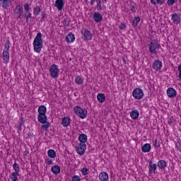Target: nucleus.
Here are the masks:
<instances>
[{
    "label": "nucleus",
    "instance_id": "obj_40",
    "mask_svg": "<svg viewBox=\"0 0 181 181\" xmlns=\"http://www.w3.org/2000/svg\"><path fill=\"white\" fill-rule=\"evenodd\" d=\"M130 11H131L132 12H134V13L136 12V8H135V4H132L130 5Z\"/></svg>",
    "mask_w": 181,
    "mask_h": 181
},
{
    "label": "nucleus",
    "instance_id": "obj_50",
    "mask_svg": "<svg viewBox=\"0 0 181 181\" xmlns=\"http://www.w3.org/2000/svg\"><path fill=\"white\" fill-rule=\"evenodd\" d=\"M100 0H96V2H100Z\"/></svg>",
    "mask_w": 181,
    "mask_h": 181
},
{
    "label": "nucleus",
    "instance_id": "obj_22",
    "mask_svg": "<svg viewBox=\"0 0 181 181\" xmlns=\"http://www.w3.org/2000/svg\"><path fill=\"white\" fill-rule=\"evenodd\" d=\"M66 42H68V43H73V42H74L75 40V37H74V35H73V33H69L66 35Z\"/></svg>",
    "mask_w": 181,
    "mask_h": 181
},
{
    "label": "nucleus",
    "instance_id": "obj_19",
    "mask_svg": "<svg viewBox=\"0 0 181 181\" xmlns=\"http://www.w3.org/2000/svg\"><path fill=\"white\" fill-rule=\"evenodd\" d=\"M78 141L80 144H86L87 142V135L82 134L78 136Z\"/></svg>",
    "mask_w": 181,
    "mask_h": 181
},
{
    "label": "nucleus",
    "instance_id": "obj_28",
    "mask_svg": "<svg viewBox=\"0 0 181 181\" xmlns=\"http://www.w3.org/2000/svg\"><path fill=\"white\" fill-rule=\"evenodd\" d=\"M23 17L25 19L26 23H28V22H29V19L32 18V13H30V11L25 12Z\"/></svg>",
    "mask_w": 181,
    "mask_h": 181
},
{
    "label": "nucleus",
    "instance_id": "obj_35",
    "mask_svg": "<svg viewBox=\"0 0 181 181\" xmlns=\"http://www.w3.org/2000/svg\"><path fill=\"white\" fill-rule=\"evenodd\" d=\"M153 67L155 70H156V71H158V70H159V61H156L153 63Z\"/></svg>",
    "mask_w": 181,
    "mask_h": 181
},
{
    "label": "nucleus",
    "instance_id": "obj_2",
    "mask_svg": "<svg viewBox=\"0 0 181 181\" xmlns=\"http://www.w3.org/2000/svg\"><path fill=\"white\" fill-rule=\"evenodd\" d=\"M47 111V109L45 105H41L38 107V122H45V121H47V116H46Z\"/></svg>",
    "mask_w": 181,
    "mask_h": 181
},
{
    "label": "nucleus",
    "instance_id": "obj_45",
    "mask_svg": "<svg viewBox=\"0 0 181 181\" xmlns=\"http://www.w3.org/2000/svg\"><path fill=\"white\" fill-rule=\"evenodd\" d=\"M125 28H127V25H125V24L122 23L121 26H120V29H125Z\"/></svg>",
    "mask_w": 181,
    "mask_h": 181
},
{
    "label": "nucleus",
    "instance_id": "obj_43",
    "mask_svg": "<svg viewBox=\"0 0 181 181\" xmlns=\"http://www.w3.org/2000/svg\"><path fill=\"white\" fill-rule=\"evenodd\" d=\"M177 69L179 71L178 77H179L180 80H181V65L180 64L177 66Z\"/></svg>",
    "mask_w": 181,
    "mask_h": 181
},
{
    "label": "nucleus",
    "instance_id": "obj_8",
    "mask_svg": "<svg viewBox=\"0 0 181 181\" xmlns=\"http://www.w3.org/2000/svg\"><path fill=\"white\" fill-rule=\"evenodd\" d=\"M86 149L87 145H86V144L79 143L76 148V152L78 155H83V153H86Z\"/></svg>",
    "mask_w": 181,
    "mask_h": 181
},
{
    "label": "nucleus",
    "instance_id": "obj_39",
    "mask_svg": "<svg viewBox=\"0 0 181 181\" xmlns=\"http://www.w3.org/2000/svg\"><path fill=\"white\" fill-rule=\"evenodd\" d=\"M155 170H156V164H153L150 166V172H153L155 173Z\"/></svg>",
    "mask_w": 181,
    "mask_h": 181
},
{
    "label": "nucleus",
    "instance_id": "obj_4",
    "mask_svg": "<svg viewBox=\"0 0 181 181\" xmlns=\"http://www.w3.org/2000/svg\"><path fill=\"white\" fill-rule=\"evenodd\" d=\"M74 111L78 117H80L81 119L87 118V110L81 108L80 106H75Z\"/></svg>",
    "mask_w": 181,
    "mask_h": 181
},
{
    "label": "nucleus",
    "instance_id": "obj_16",
    "mask_svg": "<svg viewBox=\"0 0 181 181\" xmlns=\"http://www.w3.org/2000/svg\"><path fill=\"white\" fill-rule=\"evenodd\" d=\"M55 6L59 11H62L64 6V1L63 0H57L55 1Z\"/></svg>",
    "mask_w": 181,
    "mask_h": 181
},
{
    "label": "nucleus",
    "instance_id": "obj_36",
    "mask_svg": "<svg viewBox=\"0 0 181 181\" xmlns=\"http://www.w3.org/2000/svg\"><path fill=\"white\" fill-rule=\"evenodd\" d=\"M176 2H177V0H168L167 4L168 6H172V5H174Z\"/></svg>",
    "mask_w": 181,
    "mask_h": 181
},
{
    "label": "nucleus",
    "instance_id": "obj_1",
    "mask_svg": "<svg viewBox=\"0 0 181 181\" xmlns=\"http://www.w3.org/2000/svg\"><path fill=\"white\" fill-rule=\"evenodd\" d=\"M42 36V33H38L34 38L33 45L34 47V52L36 53H40L42 52V49L43 48Z\"/></svg>",
    "mask_w": 181,
    "mask_h": 181
},
{
    "label": "nucleus",
    "instance_id": "obj_3",
    "mask_svg": "<svg viewBox=\"0 0 181 181\" xmlns=\"http://www.w3.org/2000/svg\"><path fill=\"white\" fill-rule=\"evenodd\" d=\"M10 48H11V42L7 41L5 43L4 49L2 52L3 60L6 64H8V63H9V49Z\"/></svg>",
    "mask_w": 181,
    "mask_h": 181
},
{
    "label": "nucleus",
    "instance_id": "obj_14",
    "mask_svg": "<svg viewBox=\"0 0 181 181\" xmlns=\"http://www.w3.org/2000/svg\"><path fill=\"white\" fill-rule=\"evenodd\" d=\"M71 122V119L70 117H64L62 119V127H67L70 125V122Z\"/></svg>",
    "mask_w": 181,
    "mask_h": 181
},
{
    "label": "nucleus",
    "instance_id": "obj_29",
    "mask_svg": "<svg viewBox=\"0 0 181 181\" xmlns=\"http://www.w3.org/2000/svg\"><path fill=\"white\" fill-rule=\"evenodd\" d=\"M141 151L142 152L146 153L149 152L151 151V144H146L141 147Z\"/></svg>",
    "mask_w": 181,
    "mask_h": 181
},
{
    "label": "nucleus",
    "instance_id": "obj_20",
    "mask_svg": "<svg viewBox=\"0 0 181 181\" xmlns=\"http://www.w3.org/2000/svg\"><path fill=\"white\" fill-rule=\"evenodd\" d=\"M75 83L78 84V86H81L83 83H84V78L81 76H78L75 78Z\"/></svg>",
    "mask_w": 181,
    "mask_h": 181
},
{
    "label": "nucleus",
    "instance_id": "obj_24",
    "mask_svg": "<svg viewBox=\"0 0 181 181\" xmlns=\"http://www.w3.org/2000/svg\"><path fill=\"white\" fill-rule=\"evenodd\" d=\"M52 173H54V175H59V173H60L61 169H60V166L59 165H54L52 169H51Z\"/></svg>",
    "mask_w": 181,
    "mask_h": 181
},
{
    "label": "nucleus",
    "instance_id": "obj_30",
    "mask_svg": "<svg viewBox=\"0 0 181 181\" xmlns=\"http://www.w3.org/2000/svg\"><path fill=\"white\" fill-rule=\"evenodd\" d=\"M18 176H19V173H14L13 172L11 175H10V179L12 181H18Z\"/></svg>",
    "mask_w": 181,
    "mask_h": 181
},
{
    "label": "nucleus",
    "instance_id": "obj_25",
    "mask_svg": "<svg viewBox=\"0 0 181 181\" xmlns=\"http://www.w3.org/2000/svg\"><path fill=\"white\" fill-rule=\"evenodd\" d=\"M13 169L14 170V173H20V172H21V166L19 165V163L15 162L13 164Z\"/></svg>",
    "mask_w": 181,
    "mask_h": 181
},
{
    "label": "nucleus",
    "instance_id": "obj_46",
    "mask_svg": "<svg viewBox=\"0 0 181 181\" xmlns=\"http://www.w3.org/2000/svg\"><path fill=\"white\" fill-rule=\"evenodd\" d=\"M165 1H166V0H159V4L160 5H162V4H165Z\"/></svg>",
    "mask_w": 181,
    "mask_h": 181
},
{
    "label": "nucleus",
    "instance_id": "obj_47",
    "mask_svg": "<svg viewBox=\"0 0 181 181\" xmlns=\"http://www.w3.org/2000/svg\"><path fill=\"white\" fill-rule=\"evenodd\" d=\"M45 18H46V13H43L42 14V19H45Z\"/></svg>",
    "mask_w": 181,
    "mask_h": 181
},
{
    "label": "nucleus",
    "instance_id": "obj_44",
    "mask_svg": "<svg viewBox=\"0 0 181 181\" xmlns=\"http://www.w3.org/2000/svg\"><path fill=\"white\" fill-rule=\"evenodd\" d=\"M151 4L153 5H156V4H159V0H151Z\"/></svg>",
    "mask_w": 181,
    "mask_h": 181
},
{
    "label": "nucleus",
    "instance_id": "obj_34",
    "mask_svg": "<svg viewBox=\"0 0 181 181\" xmlns=\"http://www.w3.org/2000/svg\"><path fill=\"white\" fill-rule=\"evenodd\" d=\"M32 9L30 7V5H29V3H25L24 4V11L25 12H30V11Z\"/></svg>",
    "mask_w": 181,
    "mask_h": 181
},
{
    "label": "nucleus",
    "instance_id": "obj_48",
    "mask_svg": "<svg viewBox=\"0 0 181 181\" xmlns=\"http://www.w3.org/2000/svg\"><path fill=\"white\" fill-rule=\"evenodd\" d=\"M95 0H90V5H94Z\"/></svg>",
    "mask_w": 181,
    "mask_h": 181
},
{
    "label": "nucleus",
    "instance_id": "obj_15",
    "mask_svg": "<svg viewBox=\"0 0 181 181\" xmlns=\"http://www.w3.org/2000/svg\"><path fill=\"white\" fill-rule=\"evenodd\" d=\"M99 179L100 181H108L110 177L108 176V173L103 171L99 173Z\"/></svg>",
    "mask_w": 181,
    "mask_h": 181
},
{
    "label": "nucleus",
    "instance_id": "obj_6",
    "mask_svg": "<svg viewBox=\"0 0 181 181\" xmlns=\"http://www.w3.org/2000/svg\"><path fill=\"white\" fill-rule=\"evenodd\" d=\"M132 95L136 100H142L144 98V90L139 88H136L133 90Z\"/></svg>",
    "mask_w": 181,
    "mask_h": 181
},
{
    "label": "nucleus",
    "instance_id": "obj_13",
    "mask_svg": "<svg viewBox=\"0 0 181 181\" xmlns=\"http://www.w3.org/2000/svg\"><path fill=\"white\" fill-rule=\"evenodd\" d=\"M82 35L84 37V40H91V39H93V34H91V32L88 30H85L82 33Z\"/></svg>",
    "mask_w": 181,
    "mask_h": 181
},
{
    "label": "nucleus",
    "instance_id": "obj_33",
    "mask_svg": "<svg viewBox=\"0 0 181 181\" xmlns=\"http://www.w3.org/2000/svg\"><path fill=\"white\" fill-rule=\"evenodd\" d=\"M139 22H141V18L139 17H135L132 23L133 26H138Z\"/></svg>",
    "mask_w": 181,
    "mask_h": 181
},
{
    "label": "nucleus",
    "instance_id": "obj_18",
    "mask_svg": "<svg viewBox=\"0 0 181 181\" xmlns=\"http://www.w3.org/2000/svg\"><path fill=\"white\" fill-rule=\"evenodd\" d=\"M157 47H158V45H156V42L155 41L151 42L150 45V52L151 53H156Z\"/></svg>",
    "mask_w": 181,
    "mask_h": 181
},
{
    "label": "nucleus",
    "instance_id": "obj_23",
    "mask_svg": "<svg viewBox=\"0 0 181 181\" xmlns=\"http://www.w3.org/2000/svg\"><path fill=\"white\" fill-rule=\"evenodd\" d=\"M81 173L82 176H87V175H90V168L84 167L81 170Z\"/></svg>",
    "mask_w": 181,
    "mask_h": 181
},
{
    "label": "nucleus",
    "instance_id": "obj_11",
    "mask_svg": "<svg viewBox=\"0 0 181 181\" xmlns=\"http://www.w3.org/2000/svg\"><path fill=\"white\" fill-rule=\"evenodd\" d=\"M167 95L169 97V98H175V97L177 95V92H176L175 88H169L167 90Z\"/></svg>",
    "mask_w": 181,
    "mask_h": 181
},
{
    "label": "nucleus",
    "instance_id": "obj_27",
    "mask_svg": "<svg viewBox=\"0 0 181 181\" xmlns=\"http://www.w3.org/2000/svg\"><path fill=\"white\" fill-rule=\"evenodd\" d=\"M97 100L99 103H104V101H105V95L104 93H98L97 95Z\"/></svg>",
    "mask_w": 181,
    "mask_h": 181
},
{
    "label": "nucleus",
    "instance_id": "obj_31",
    "mask_svg": "<svg viewBox=\"0 0 181 181\" xmlns=\"http://www.w3.org/2000/svg\"><path fill=\"white\" fill-rule=\"evenodd\" d=\"M47 155L49 158H52V159H54L56 158V151L53 149L48 150Z\"/></svg>",
    "mask_w": 181,
    "mask_h": 181
},
{
    "label": "nucleus",
    "instance_id": "obj_12",
    "mask_svg": "<svg viewBox=\"0 0 181 181\" xmlns=\"http://www.w3.org/2000/svg\"><path fill=\"white\" fill-rule=\"evenodd\" d=\"M171 21H173V23H176V25H179V23H180L181 22L180 14H177L176 13H174L173 14H172Z\"/></svg>",
    "mask_w": 181,
    "mask_h": 181
},
{
    "label": "nucleus",
    "instance_id": "obj_21",
    "mask_svg": "<svg viewBox=\"0 0 181 181\" xmlns=\"http://www.w3.org/2000/svg\"><path fill=\"white\" fill-rule=\"evenodd\" d=\"M40 124H43L41 126L42 131H47V129H49V127H50V123L47 121H45V122H40Z\"/></svg>",
    "mask_w": 181,
    "mask_h": 181
},
{
    "label": "nucleus",
    "instance_id": "obj_7",
    "mask_svg": "<svg viewBox=\"0 0 181 181\" xmlns=\"http://www.w3.org/2000/svg\"><path fill=\"white\" fill-rule=\"evenodd\" d=\"M23 13V6L21 5H18L16 6L14 9V16H16L18 18H21L22 16V14Z\"/></svg>",
    "mask_w": 181,
    "mask_h": 181
},
{
    "label": "nucleus",
    "instance_id": "obj_17",
    "mask_svg": "<svg viewBox=\"0 0 181 181\" xmlns=\"http://www.w3.org/2000/svg\"><path fill=\"white\" fill-rule=\"evenodd\" d=\"M132 119H138L139 117V112L137 110H134L130 112Z\"/></svg>",
    "mask_w": 181,
    "mask_h": 181
},
{
    "label": "nucleus",
    "instance_id": "obj_52",
    "mask_svg": "<svg viewBox=\"0 0 181 181\" xmlns=\"http://www.w3.org/2000/svg\"><path fill=\"white\" fill-rule=\"evenodd\" d=\"M158 166H159V163H157Z\"/></svg>",
    "mask_w": 181,
    "mask_h": 181
},
{
    "label": "nucleus",
    "instance_id": "obj_32",
    "mask_svg": "<svg viewBox=\"0 0 181 181\" xmlns=\"http://www.w3.org/2000/svg\"><path fill=\"white\" fill-rule=\"evenodd\" d=\"M159 163H160V165H159L160 169H165L166 168V165H167L166 161H165L163 160H160L159 161Z\"/></svg>",
    "mask_w": 181,
    "mask_h": 181
},
{
    "label": "nucleus",
    "instance_id": "obj_26",
    "mask_svg": "<svg viewBox=\"0 0 181 181\" xmlns=\"http://www.w3.org/2000/svg\"><path fill=\"white\" fill-rule=\"evenodd\" d=\"M42 9L39 6H36L35 7L33 8V15L35 16H39L40 15Z\"/></svg>",
    "mask_w": 181,
    "mask_h": 181
},
{
    "label": "nucleus",
    "instance_id": "obj_42",
    "mask_svg": "<svg viewBox=\"0 0 181 181\" xmlns=\"http://www.w3.org/2000/svg\"><path fill=\"white\" fill-rule=\"evenodd\" d=\"M97 7L98 8V11H101V9H103V7L101 6V1L97 2Z\"/></svg>",
    "mask_w": 181,
    "mask_h": 181
},
{
    "label": "nucleus",
    "instance_id": "obj_5",
    "mask_svg": "<svg viewBox=\"0 0 181 181\" xmlns=\"http://www.w3.org/2000/svg\"><path fill=\"white\" fill-rule=\"evenodd\" d=\"M59 71L60 69L59 66L54 64L49 66V76L51 78H59Z\"/></svg>",
    "mask_w": 181,
    "mask_h": 181
},
{
    "label": "nucleus",
    "instance_id": "obj_37",
    "mask_svg": "<svg viewBox=\"0 0 181 181\" xmlns=\"http://www.w3.org/2000/svg\"><path fill=\"white\" fill-rule=\"evenodd\" d=\"M168 125H170V127H172V125H173V122H175V118L173 117V116H171L169 119H168Z\"/></svg>",
    "mask_w": 181,
    "mask_h": 181
},
{
    "label": "nucleus",
    "instance_id": "obj_49",
    "mask_svg": "<svg viewBox=\"0 0 181 181\" xmlns=\"http://www.w3.org/2000/svg\"><path fill=\"white\" fill-rule=\"evenodd\" d=\"M162 67V62L159 61V69Z\"/></svg>",
    "mask_w": 181,
    "mask_h": 181
},
{
    "label": "nucleus",
    "instance_id": "obj_41",
    "mask_svg": "<svg viewBox=\"0 0 181 181\" xmlns=\"http://www.w3.org/2000/svg\"><path fill=\"white\" fill-rule=\"evenodd\" d=\"M45 163L49 165H52L53 160L50 158H47V159H45Z\"/></svg>",
    "mask_w": 181,
    "mask_h": 181
},
{
    "label": "nucleus",
    "instance_id": "obj_10",
    "mask_svg": "<svg viewBox=\"0 0 181 181\" xmlns=\"http://www.w3.org/2000/svg\"><path fill=\"white\" fill-rule=\"evenodd\" d=\"M12 4V0H0V6L2 9H8Z\"/></svg>",
    "mask_w": 181,
    "mask_h": 181
},
{
    "label": "nucleus",
    "instance_id": "obj_9",
    "mask_svg": "<svg viewBox=\"0 0 181 181\" xmlns=\"http://www.w3.org/2000/svg\"><path fill=\"white\" fill-rule=\"evenodd\" d=\"M92 19L96 23H100V22H103V15L100 13V12H94L93 14Z\"/></svg>",
    "mask_w": 181,
    "mask_h": 181
},
{
    "label": "nucleus",
    "instance_id": "obj_51",
    "mask_svg": "<svg viewBox=\"0 0 181 181\" xmlns=\"http://www.w3.org/2000/svg\"><path fill=\"white\" fill-rule=\"evenodd\" d=\"M105 1V2H107L108 0H104Z\"/></svg>",
    "mask_w": 181,
    "mask_h": 181
},
{
    "label": "nucleus",
    "instance_id": "obj_38",
    "mask_svg": "<svg viewBox=\"0 0 181 181\" xmlns=\"http://www.w3.org/2000/svg\"><path fill=\"white\" fill-rule=\"evenodd\" d=\"M71 181H81V178L78 175H74L71 177Z\"/></svg>",
    "mask_w": 181,
    "mask_h": 181
}]
</instances>
